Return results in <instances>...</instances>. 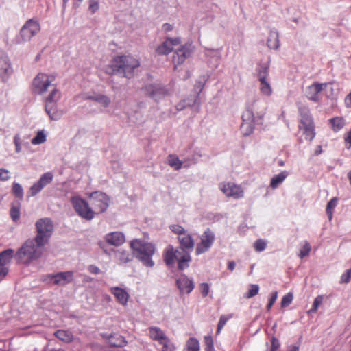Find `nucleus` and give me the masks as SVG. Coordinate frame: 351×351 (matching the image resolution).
I'll list each match as a JSON object with an SVG mask.
<instances>
[{"instance_id": "17", "label": "nucleus", "mask_w": 351, "mask_h": 351, "mask_svg": "<svg viewBox=\"0 0 351 351\" xmlns=\"http://www.w3.org/2000/svg\"><path fill=\"white\" fill-rule=\"evenodd\" d=\"M243 123L241 129L245 135L250 134L254 130V115L252 110H245L242 115Z\"/></svg>"}, {"instance_id": "39", "label": "nucleus", "mask_w": 351, "mask_h": 351, "mask_svg": "<svg viewBox=\"0 0 351 351\" xmlns=\"http://www.w3.org/2000/svg\"><path fill=\"white\" fill-rule=\"evenodd\" d=\"M46 141V135L43 131L37 132L36 136L32 139L33 145H39Z\"/></svg>"}, {"instance_id": "7", "label": "nucleus", "mask_w": 351, "mask_h": 351, "mask_svg": "<svg viewBox=\"0 0 351 351\" xmlns=\"http://www.w3.org/2000/svg\"><path fill=\"white\" fill-rule=\"evenodd\" d=\"M94 215L104 213L110 204V197L104 192L94 191L88 195Z\"/></svg>"}, {"instance_id": "33", "label": "nucleus", "mask_w": 351, "mask_h": 351, "mask_svg": "<svg viewBox=\"0 0 351 351\" xmlns=\"http://www.w3.org/2000/svg\"><path fill=\"white\" fill-rule=\"evenodd\" d=\"M56 337L65 342H71L73 340V335L71 332L64 330H58L55 333Z\"/></svg>"}, {"instance_id": "63", "label": "nucleus", "mask_w": 351, "mask_h": 351, "mask_svg": "<svg viewBox=\"0 0 351 351\" xmlns=\"http://www.w3.org/2000/svg\"><path fill=\"white\" fill-rule=\"evenodd\" d=\"M344 102L347 108H351V92L346 95L344 99Z\"/></svg>"}, {"instance_id": "61", "label": "nucleus", "mask_w": 351, "mask_h": 351, "mask_svg": "<svg viewBox=\"0 0 351 351\" xmlns=\"http://www.w3.org/2000/svg\"><path fill=\"white\" fill-rule=\"evenodd\" d=\"M88 270L89 271V272L93 274H98L100 273L99 268L94 265H89L88 267Z\"/></svg>"}, {"instance_id": "46", "label": "nucleus", "mask_w": 351, "mask_h": 351, "mask_svg": "<svg viewBox=\"0 0 351 351\" xmlns=\"http://www.w3.org/2000/svg\"><path fill=\"white\" fill-rule=\"evenodd\" d=\"M119 260L121 263H126L132 260L131 254L127 251L119 252Z\"/></svg>"}, {"instance_id": "34", "label": "nucleus", "mask_w": 351, "mask_h": 351, "mask_svg": "<svg viewBox=\"0 0 351 351\" xmlns=\"http://www.w3.org/2000/svg\"><path fill=\"white\" fill-rule=\"evenodd\" d=\"M199 341L195 337L189 338L186 343L185 351H199Z\"/></svg>"}, {"instance_id": "8", "label": "nucleus", "mask_w": 351, "mask_h": 351, "mask_svg": "<svg viewBox=\"0 0 351 351\" xmlns=\"http://www.w3.org/2000/svg\"><path fill=\"white\" fill-rule=\"evenodd\" d=\"M72 206L77 214L86 220L94 218V212L88 203L80 197H73L71 199Z\"/></svg>"}, {"instance_id": "41", "label": "nucleus", "mask_w": 351, "mask_h": 351, "mask_svg": "<svg viewBox=\"0 0 351 351\" xmlns=\"http://www.w3.org/2000/svg\"><path fill=\"white\" fill-rule=\"evenodd\" d=\"M162 345V350L161 351H175L176 346L175 345L171 342L170 339L168 338L165 341H163L160 343Z\"/></svg>"}, {"instance_id": "32", "label": "nucleus", "mask_w": 351, "mask_h": 351, "mask_svg": "<svg viewBox=\"0 0 351 351\" xmlns=\"http://www.w3.org/2000/svg\"><path fill=\"white\" fill-rule=\"evenodd\" d=\"M259 89L261 93L265 96H270L272 93V88L268 79L259 80Z\"/></svg>"}, {"instance_id": "13", "label": "nucleus", "mask_w": 351, "mask_h": 351, "mask_svg": "<svg viewBox=\"0 0 351 351\" xmlns=\"http://www.w3.org/2000/svg\"><path fill=\"white\" fill-rule=\"evenodd\" d=\"M53 178V175L51 172H47L43 174L38 181L30 187L27 196L34 197L43 188L52 182Z\"/></svg>"}, {"instance_id": "45", "label": "nucleus", "mask_w": 351, "mask_h": 351, "mask_svg": "<svg viewBox=\"0 0 351 351\" xmlns=\"http://www.w3.org/2000/svg\"><path fill=\"white\" fill-rule=\"evenodd\" d=\"M293 294L291 293H288L285 295L281 300V307L285 308L288 306L293 301Z\"/></svg>"}, {"instance_id": "58", "label": "nucleus", "mask_w": 351, "mask_h": 351, "mask_svg": "<svg viewBox=\"0 0 351 351\" xmlns=\"http://www.w3.org/2000/svg\"><path fill=\"white\" fill-rule=\"evenodd\" d=\"M277 298H278V293L276 291L272 293V295L269 300V302L267 305V310H269L272 307V306L276 302Z\"/></svg>"}, {"instance_id": "2", "label": "nucleus", "mask_w": 351, "mask_h": 351, "mask_svg": "<svg viewBox=\"0 0 351 351\" xmlns=\"http://www.w3.org/2000/svg\"><path fill=\"white\" fill-rule=\"evenodd\" d=\"M45 245L36 243L35 238L29 239L16 252V258L21 263L29 264L42 256Z\"/></svg>"}, {"instance_id": "37", "label": "nucleus", "mask_w": 351, "mask_h": 351, "mask_svg": "<svg viewBox=\"0 0 351 351\" xmlns=\"http://www.w3.org/2000/svg\"><path fill=\"white\" fill-rule=\"evenodd\" d=\"M91 99L100 104L104 107H107L110 104V98L104 95H99L95 97H92Z\"/></svg>"}, {"instance_id": "42", "label": "nucleus", "mask_w": 351, "mask_h": 351, "mask_svg": "<svg viewBox=\"0 0 351 351\" xmlns=\"http://www.w3.org/2000/svg\"><path fill=\"white\" fill-rule=\"evenodd\" d=\"M324 300V296L323 295H318L315 298L314 300L312 308L308 311V313H315L317 311V308L321 305Z\"/></svg>"}, {"instance_id": "19", "label": "nucleus", "mask_w": 351, "mask_h": 351, "mask_svg": "<svg viewBox=\"0 0 351 351\" xmlns=\"http://www.w3.org/2000/svg\"><path fill=\"white\" fill-rule=\"evenodd\" d=\"M110 291L114 296L118 303L123 306L127 305L130 295L125 289L119 287H112Z\"/></svg>"}, {"instance_id": "60", "label": "nucleus", "mask_w": 351, "mask_h": 351, "mask_svg": "<svg viewBox=\"0 0 351 351\" xmlns=\"http://www.w3.org/2000/svg\"><path fill=\"white\" fill-rule=\"evenodd\" d=\"M344 141L348 149L351 147V130L345 134Z\"/></svg>"}, {"instance_id": "29", "label": "nucleus", "mask_w": 351, "mask_h": 351, "mask_svg": "<svg viewBox=\"0 0 351 351\" xmlns=\"http://www.w3.org/2000/svg\"><path fill=\"white\" fill-rule=\"evenodd\" d=\"M12 249L5 250L0 253V267L9 263L14 255Z\"/></svg>"}, {"instance_id": "10", "label": "nucleus", "mask_w": 351, "mask_h": 351, "mask_svg": "<svg viewBox=\"0 0 351 351\" xmlns=\"http://www.w3.org/2000/svg\"><path fill=\"white\" fill-rule=\"evenodd\" d=\"M199 239L195 248V254L197 256L206 252L211 247L215 240V234L208 228L200 236Z\"/></svg>"}, {"instance_id": "38", "label": "nucleus", "mask_w": 351, "mask_h": 351, "mask_svg": "<svg viewBox=\"0 0 351 351\" xmlns=\"http://www.w3.org/2000/svg\"><path fill=\"white\" fill-rule=\"evenodd\" d=\"M258 79L259 80H267L269 76V66L266 65L261 66L258 69Z\"/></svg>"}, {"instance_id": "40", "label": "nucleus", "mask_w": 351, "mask_h": 351, "mask_svg": "<svg viewBox=\"0 0 351 351\" xmlns=\"http://www.w3.org/2000/svg\"><path fill=\"white\" fill-rule=\"evenodd\" d=\"M12 193L16 197L21 199L23 197V189L22 186L16 182H14L12 185Z\"/></svg>"}, {"instance_id": "21", "label": "nucleus", "mask_w": 351, "mask_h": 351, "mask_svg": "<svg viewBox=\"0 0 351 351\" xmlns=\"http://www.w3.org/2000/svg\"><path fill=\"white\" fill-rule=\"evenodd\" d=\"M105 241L110 245L114 246L121 245L125 241L124 234L121 232H113L105 236Z\"/></svg>"}, {"instance_id": "54", "label": "nucleus", "mask_w": 351, "mask_h": 351, "mask_svg": "<svg viewBox=\"0 0 351 351\" xmlns=\"http://www.w3.org/2000/svg\"><path fill=\"white\" fill-rule=\"evenodd\" d=\"M10 172L7 169L0 168V181H7L10 179Z\"/></svg>"}, {"instance_id": "12", "label": "nucleus", "mask_w": 351, "mask_h": 351, "mask_svg": "<svg viewBox=\"0 0 351 351\" xmlns=\"http://www.w3.org/2000/svg\"><path fill=\"white\" fill-rule=\"evenodd\" d=\"M221 192L228 197H232L235 199H240L244 196V191L240 185L233 182H223L219 184Z\"/></svg>"}, {"instance_id": "27", "label": "nucleus", "mask_w": 351, "mask_h": 351, "mask_svg": "<svg viewBox=\"0 0 351 351\" xmlns=\"http://www.w3.org/2000/svg\"><path fill=\"white\" fill-rule=\"evenodd\" d=\"M145 90L146 94H147L151 97L155 98V99H157V95L165 94V90L163 88L155 85L147 86L145 88Z\"/></svg>"}, {"instance_id": "4", "label": "nucleus", "mask_w": 351, "mask_h": 351, "mask_svg": "<svg viewBox=\"0 0 351 351\" xmlns=\"http://www.w3.org/2000/svg\"><path fill=\"white\" fill-rule=\"evenodd\" d=\"M178 241L179 243L178 249L183 254L182 256H180V258H181L180 267L182 268L189 267V263L191 261L190 253L193 250L195 246L194 239L191 234L186 232L183 235L178 237Z\"/></svg>"}, {"instance_id": "62", "label": "nucleus", "mask_w": 351, "mask_h": 351, "mask_svg": "<svg viewBox=\"0 0 351 351\" xmlns=\"http://www.w3.org/2000/svg\"><path fill=\"white\" fill-rule=\"evenodd\" d=\"M8 273V269L6 267L0 269V282L6 276Z\"/></svg>"}, {"instance_id": "1", "label": "nucleus", "mask_w": 351, "mask_h": 351, "mask_svg": "<svg viewBox=\"0 0 351 351\" xmlns=\"http://www.w3.org/2000/svg\"><path fill=\"white\" fill-rule=\"evenodd\" d=\"M140 66L139 59L131 54L117 55L110 61L105 72L110 75L120 73L124 77L130 79L134 77L135 71Z\"/></svg>"}, {"instance_id": "51", "label": "nucleus", "mask_w": 351, "mask_h": 351, "mask_svg": "<svg viewBox=\"0 0 351 351\" xmlns=\"http://www.w3.org/2000/svg\"><path fill=\"white\" fill-rule=\"evenodd\" d=\"M195 103L193 99H184L182 102H180L177 106V109L178 110H181L186 108V106H191Z\"/></svg>"}, {"instance_id": "24", "label": "nucleus", "mask_w": 351, "mask_h": 351, "mask_svg": "<svg viewBox=\"0 0 351 351\" xmlns=\"http://www.w3.org/2000/svg\"><path fill=\"white\" fill-rule=\"evenodd\" d=\"M148 330L149 337L154 341H157L159 343L168 339L165 332L159 327L151 326L148 328Z\"/></svg>"}, {"instance_id": "47", "label": "nucleus", "mask_w": 351, "mask_h": 351, "mask_svg": "<svg viewBox=\"0 0 351 351\" xmlns=\"http://www.w3.org/2000/svg\"><path fill=\"white\" fill-rule=\"evenodd\" d=\"M10 217L14 221H17L20 218V207L13 206L10 209Z\"/></svg>"}, {"instance_id": "35", "label": "nucleus", "mask_w": 351, "mask_h": 351, "mask_svg": "<svg viewBox=\"0 0 351 351\" xmlns=\"http://www.w3.org/2000/svg\"><path fill=\"white\" fill-rule=\"evenodd\" d=\"M338 202V198L335 197L332 198L327 204L326 212L328 217L329 220H331L332 218L333 210L337 206Z\"/></svg>"}, {"instance_id": "25", "label": "nucleus", "mask_w": 351, "mask_h": 351, "mask_svg": "<svg viewBox=\"0 0 351 351\" xmlns=\"http://www.w3.org/2000/svg\"><path fill=\"white\" fill-rule=\"evenodd\" d=\"M189 51L184 47L178 49L173 57V62L175 65V69L178 65L182 64L189 56Z\"/></svg>"}, {"instance_id": "15", "label": "nucleus", "mask_w": 351, "mask_h": 351, "mask_svg": "<svg viewBox=\"0 0 351 351\" xmlns=\"http://www.w3.org/2000/svg\"><path fill=\"white\" fill-rule=\"evenodd\" d=\"M183 254L182 252L177 248L176 250L173 247L169 245L165 250L164 253V261L167 265H172L175 263V260L178 262V267L180 270H184L187 267H180V256H182Z\"/></svg>"}, {"instance_id": "22", "label": "nucleus", "mask_w": 351, "mask_h": 351, "mask_svg": "<svg viewBox=\"0 0 351 351\" xmlns=\"http://www.w3.org/2000/svg\"><path fill=\"white\" fill-rule=\"evenodd\" d=\"M179 44V38H167L157 47L156 51L158 54H168L173 50V46L178 45Z\"/></svg>"}, {"instance_id": "48", "label": "nucleus", "mask_w": 351, "mask_h": 351, "mask_svg": "<svg viewBox=\"0 0 351 351\" xmlns=\"http://www.w3.org/2000/svg\"><path fill=\"white\" fill-rule=\"evenodd\" d=\"M267 243L263 239H258L254 244V249L256 252H262L266 247Z\"/></svg>"}, {"instance_id": "64", "label": "nucleus", "mask_w": 351, "mask_h": 351, "mask_svg": "<svg viewBox=\"0 0 351 351\" xmlns=\"http://www.w3.org/2000/svg\"><path fill=\"white\" fill-rule=\"evenodd\" d=\"M162 28L165 32H169V31L172 30L173 27L171 25H170L169 23H165L163 25Z\"/></svg>"}, {"instance_id": "20", "label": "nucleus", "mask_w": 351, "mask_h": 351, "mask_svg": "<svg viewBox=\"0 0 351 351\" xmlns=\"http://www.w3.org/2000/svg\"><path fill=\"white\" fill-rule=\"evenodd\" d=\"M176 285L181 293H191L194 289V283L186 275H182L176 280Z\"/></svg>"}, {"instance_id": "28", "label": "nucleus", "mask_w": 351, "mask_h": 351, "mask_svg": "<svg viewBox=\"0 0 351 351\" xmlns=\"http://www.w3.org/2000/svg\"><path fill=\"white\" fill-rule=\"evenodd\" d=\"M331 124V128L335 132H337L341 130L345 126V120L341 117H336L329 120Z\"/></svg>"}, {"instance_id": "50", "label": "nucleus", "mask_w": 351, "mask_h": 351, "mask_svg": "<svg viewBox=\"0 0 351 351\" xmlns=\"http://www.w3.org/2000/svg\"><path fill=\"white\" fill-rule=\"evenodd\" d=\"M204 343L206 344V350H214L213 340L211 335L204 337Z\"/></svg>"}, {"instance_id": "30", "label": "nucleus", "mask_w": 351, "mask_h": 351, "mask_svg": "<svg viewBox=\"0 0 351 351\" xmlns=\"http://www.w3.org/2000/svg\"><path fill=\"white\" fill-rule=\"evenodd\" d=\"M267 46L270 49H276L279 47L278 34L277 32L271 31L269 35Z\"/></svg>"}, {"instance_id": "23", "label": "nucleus", "mask_w": 351, "mask_h": 351, "mask_svg": "<svg viewBox=\"0 0 351 351\" xmlns=\"http://www.w3.org/2000/svg\"><path fill=\"white\" fill-rule=\"evenodd\" d=\"M73 272L71 271L60 272L51 276V278L53 279V283L59 285H64L69 283L73 280Z\"/></svg>"}, {"instance_id": "3", "label": "nucleus", "mask_w": 351, "mask_h": 351, "mask_svg": "<svg viewBox=\"0 0 351 351\" xmlns=\"http://www.w3.org/2000/svg\"><path fill=\"white\" fill-rule=\"evenodd\" d=\"M130 247L135 256L145 266L152 267L154 263L152 256L155 252V247L151 243H146L140 239H134L130 242Z\"/></svg>"}, {"instance_id": "11", "label": "nucleus", "mask_w": 351, "mask_h": 351, "mask_svg": "<svg viewBox=\"0 0 351 351\" xmlns=\"http://www.w3.org/2000/svg\"><path fill=\"white\" fill-rule=\"evenodd\" d=\"M40 30V26L38 21L29 19L22 27L20 35L23 41L30 40Z\"/></svg>"}, {"instance_id": "5", "label": "nucleus", "mask_w": 351, "mask_h": 351, "mask_svg": "<svg viewBox=\"0 0 351 351\" xmlns=\"http://www.w3.org/2000/svg\"><path fill=\"white\" fill-rule=\"evenodd\" d=\"M37 234L35 237L36 243L47 244L53 232V224L49 218H42L36 223Z\"/></svg>"}, {"instance_id": "43", "label": "nucleus", "mask_w": 351, "mask_h": 351, "mask_svg": "<svg viewBox=\"0 0 351 351\" xmlns=\"http://www.w3.org/2000/svg\"><path fill=\"white\" fill-rule=\"evenodd\" d=\"M169 228L174 234H177L178 237L183 235L187 232L182 226L178 224L171 225L169 226Z\"/></svg>"}, {"instance_id": "59", "label": "nucleus", "mask_w": 351, "mask_h": 351, "mask_svg": "<svg viewBox=\"0 0 351 351\" xmlns=\"http://www.w3.org/2000/svg\"><path fill=\"white\" fill-rule=\"evenodd\" d=\"M14 143L16 146V151L19 152L21 151V138L19 134H16L14 137Z\"/></svg>"}, {"instance_id": "6", "label": "nucleus", "mask_w": 351, "mask_h": 351, "mask_svg": "<svg viewBox=\"0 0 351 351\" xmlns=\"http://www.w3.org/2000/svg\"><path fill=\"white\" fill-rule=\"evenodd\" d=\"M300 116L301 118L298 124L299 130L302 132V134L306 140L311 141L316 134L313 119L308 110L306 112L300 111Z\"/></svg>"}, {"instance_id": "14", "label": "nucleus", "mask_w": 351, "mask_h": 351, "mask_svg": "<svg viewBox=\"0 0 351 351\" xmlns=\"http://www.w3.org/2000/svg\"><path fill=\"white\" fill-rule=\"evenodd\" d=\"M52 80H49V77L43 73H38L34 79L32 86L34 92L38 94H43L47 90L51 84Z\"/></svg>"}, {"instance_id": "53", "label": "nucleus", "mask_w": 351, "mask_h": 351, "mask_svg": "<svg viewBox=\"0 0 351 351\" xmlns=\"http://www.w3.org/2000/svg\"><path fill=\"white\" fill-rule=\"evenodd\" d=\"M271 343L270 351H277L280 348L278 339L276 337L273 336L271 339Z\"/></svg>"}, {"instance_id": "31", "label": "nucleus", "mask_w": 351, "mask_h": 351, "mask_svg": "<svg viewBox=\"0 0 351 351\" xmlns=\"http://www.w3.org/2000/svg\"><path fill=\"white\" fill-rule=\"evenodd\" d=\"M287 173L285 171H282V172L280 173L279 174L275 176L271 180L270 186L272 189L277 188L284 181V180L287 178Z\"/></svg>"}, {"instance_id": "57", "label": "nucleus", "mask_w": 351, "mask_h": 351, "mask_svg": "<svg viewBox=\"0 0 351 351\" xmlns=\"http://www.w3.org/2000/svg\"><path fill=\"white\" fill-rule=\"evenodd\" d=\"M88 8L92 13H95L99 9L98 1L96 0H90Z\"/></svg>"}, {"instance_id": "55", "label": "nucleus", "mask_w": 351, "mask_h": 351, "mask_svg": "<svg viewBox=\"0 0 351 351\" xmlns=\"http://www.w3.org/2000/svg\"><path fill=\"white\" fill-rule=\"evenodd\" d=\"M199 288H200V291H201L202 296L203 297L207 296L209 293V289H210L209 285L206 282L202 283L199 286Z\"/></svg>"}, {"instance_id": "16", "label": "nucleus", "mask_w": 351, "mask_h": 351, "mask_svg": "<svg viewBox=\"0 0 351 351\" xmlns=\"http://www.w3.org/2000/svg\"><path fill=\"white\" fill-rule=\"evenodd\" d=\"M13 73L8 55L0 50V75L5 81Z\"/></svg>"}, {"instance_id": "52", "label": "nucleus", "mask_w": 351, "mask_h": 351, "mask_svg": "<svg viewBox=\"0 0 351 351\" xmlns=\"http://www.w3.org/2000/svg\"><path fill=\"white\" fill-rule=\"evenodd\" d=\"M351 280V269H347L341 276V283H348Z\"/></svg>"}, {"instance_id": "49", "label": "nucleus", "mask_w": 351, "mask_h": 351, "mask_svg": "<svg viewBox=\"0 0 351 351\" xmlns=\"http://www.w3.org/2000/svg\"><path fill=\"white\" fill-rule=\"evenodd\" d=\"M259 291V287L257 285H251L250 289L246 294L247 298H251L258 294Z\"/></svg>"}, {"instance_id": "56", "label": "nucleus", "mask_w": 351, "mask_h": 351, "mask_svg": "<svg viewBox=\"0 0 351 351\" xmlns=\"http://www.w3.org/2000/svg\"><path fill=\"white\" fill-rule=\"evenodd\" d=\"M228 321V318L224 315L221 316L217 325V333H219Z\"/></svg>"}, {"instance_id": "9", "label": "nucleus", "mask_w": 351, "mask_h": 351, "mask_svg": "<svg viewBox=\"0 0 351 351\" xmlns=\"http://www.w3.org/2000/svg\"><path fill=\"white\" fill-rule=\"evenodd\" d=\"M60 97V91L54 88L46 98L45 111L51 119H58L60 117V114L57 111V102Z\"/></svg>"}, {"instance_id": "18", "label": "nucleus", "mask_w": 351, "mask_h": 351, "mask_svg": "<svg viewBox=\"0 0 351 351\" xmlns=\"http://www.w3.org/2000/svg\"><path fill=\"white\" fill-rule=\"evenodd\" d=\"M326 83H313L312 85L308 87L306 93L307 98L309 100L315 102L318 101L319 100V94L324 90V88L326 87Z\"/></svg>"}, {"instance_id": "44", "label": "nucleus", "mask_w": 351, "mask_h": 351, "mask_svg": "<svg viewBox=\"0 0 351 351\" xmlns=\"http://www.w3.org/2000/svg\"><path fill=\"white\" fill-rule=\"evenodd\" d=\"M311 250V245L308 242H305L300 250V254H299L300 257L301 258H303L308 256Z\"/></svg>"}, {"instance_id": "36", "label": "nucleus", "mask_w": 351, "mask_h": 351, "mask_svg": "<svg viewBox=\"0 0 351 351\" xmlns=\"http://www.w3.org/2000/svg\"><path fill=\"white\" fill-rule=\"evenodd\" d=\"M168 164L176 170H179L182 167V162L175 155H169L168 157Z\"/></svg>"}, {"instance_id": "26", "label": "nucleus", "mask_w": 351, "mask_h": 351, "mask_svg": "<svg viewBox=\"0 0 351 351\" xmlns=\"http://www.w3.org/2000/svg\"><path fill=\"white\" fill-rule=\"evenodd\" d=\"M108 341L110 345L112 347H123L127 343L125 338L119 334L110 335Z\"/></svg>"}]
</instances>
